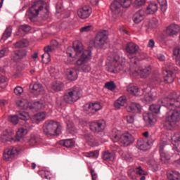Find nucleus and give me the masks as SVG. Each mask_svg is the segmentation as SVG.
<instances>
[{"label":"nucleus","mask_w":180,"mask_h":180,"mask_svg":"<svg viewBox=\"0 0 180 180\" xmlns=\"http://www.w3.org/2000/svg\"><path fill=\"white\" fill-rule=\"evenodd\" d=\"M8 120L12 123L13 124H18L19 123V118L18 117V115H10L8 117Z\"/></svg>","instance_id":"obj_51"},{"label":"nucleus","mask_w":180,"mask_h":180,"mask_svg":"<svg viewBox=\"0 0 180 180\" xmlns=\"http://www.w3.org/2000/svg\"><path fill=\"white\" fill-rule=\"evenodd\" d=\"M164 75H165V82H166V84H172V82H174V73L171 72H164Z\"/></svg>","instance_id":"obj_31"},{"label":"nucleus","mask_w":180,"mask_h":180,"mask_svg":"<svg viewBox=\"0 0 180 180\" xmlns=\"http://www.w3.org/2000/svg\"><path fill=\"white\" fill-rule=\"evenodd\" d=\"M11 36H12V27H8L6 29L4 33L3 34L1 40H4L5 41V40L11 37Z\"/></svg>","instance_id":"obj_42"},{"label":"nucleus","mask_w":180,"mask_h":180,"mask_svg":"<svg viewBox=\"0 0 180 180\" xmlns=\"http://www.w3.org/2000/svg\"><path fill=\"white\" fill-rule=\"evenodd\" d=\"M157 96H158L157 91H155V89H152L150 91V94L149 95L150 99L154 100L155 99V98H157Z\"/></svg>","instance_id":"obj_63"},{"label":"nucleus","mask_w":180,"mask_h":180,"mask_svg":"<svg viewBox=\"0 0 180 180\" xmlns=\"http://www.w3.org/2000/svg\"><path fill=\"white\" fill-rule=\"evenodd\" d=\"M173 54L176 57V62L180 65V46H176L174 49Z\"/></svg>","instance_id":"obj_41"},{"label":"nucleus","mask_w":180,"mask_h":180,"mask_svg":"<svg viewBox=\"0 0 180 180\" xmlns=\"http://www.w3.org/2000/svg\"><path fill=\"white\" fill-rule=\"evenodd\" d=\"M122 8H130L131 5V0H115L110 5V9L115 15H118L120 13V6Z\"/></svg>","instance_id":"obj_8"},{"label":"nucleus","mask_w":180,"mask_h":180,"mask_svg":"<svg viewBox=\"0 0 180 180\" xmlns=\"http://www.w3.org/2000/svg\"><path fill=\"white\" fill-rule=\"evenodd\" d=\"M150 27H157L158 26V20L157 18H153L149 24Z\"/></svg>","instance_id":"obj_59"},{"label":"nucleus","mask_w":180,"mask_h":180,"mask_svg":"<svg viewBox=\"0 0 180 180\" xmlns=\"http://www.w3.org/2000/svg\"><path fill=\"white\" fill-rule=\"evenodd\" d=\"M178 68L174 65L172 63H167L165 67V72H172L174 73V71H176Z\"/></svg>","instance_id":"obj_45"},{"label":"nucleus","mask_w":180,"mask_h":180,"mask_svg":"<svg viewBox=\"0 0 180 180\" xmlns=\"http://www.w3.org/2000/svg\"><path fill=\"white\" fill-rule=\"evenodd\" d=\"M81 98V89L79 87H73L65 92L63 101L65 103H74Z\"/></svg>","instance_id":"obj_6"},{"label":"nucleus","mask_w":180,"mask_h":180,"mask_svg":"<svg viewBox=\"0 0 180 180\" xmlns=\"http://www.w3.org/2000/svg\"><path fill=\"white\" fill-rule=\"evenodd\" d=\"M120 58V57H119V55L117 54H114L112 55V57L108 58L109 63L107 67V71H108V72L116 74L120 71H126L124 65H119V63H117V61H119Z\"/></svg>","instance_id":"obj_5"},{"label":"nucleus","mask_w":180,"mask_h":180,"mask_svg":"<svg viewBox=\"0 0 180 180\" xmlns=\"http://www.w3.org/2000/svg\"><path fill=\"white\" fill-rule=\"evenodd\" d=\"M71 47L68 48V51L66 52V54L68 57V61H70V63H72V61H74V58H72V53L70 52V51L71 50Z\"/></svg>","instance_id":"obj_60"},{"label":"nucleus","mask_w":180,"mask_h":180,"mask_svg":"<svg viewBox=\"0 0 180 180\" xmlns=\"http://www.w3.org/2000/svg\"><path fill=\"white\" fill-rule=\"evenodd\" d=\"M158 11V4L157 3H150L146 8L147 15H153Z\"/></svg>","instance_id":"obj_28"},{"label":"nucleus","mask_w":180,"mask_h":180,"mask_svg":"<svg viewBox=\"0 0 180 180\" xmlns=\"http://www.w3.org/2000/svg\"><path fill=\"white\" fill-rule=\"evenodd\" d=\"M46 6V2L43 0H37L30 7L27 11V16L32 21L34 18L40 16L42 19L49 18V8Z\"/></svg>","instance_id":"obj_2"},{"label":"nucleus","mask_w":180,"mask_h":180,"mask_svg":"<svg viewBox=\"0 0 180 180\" xmlns=\"http://www.w3.org/2000/svg\"><path fill=\"white\" fill-rule=\"evenodd\" d=\"M139 75H140L141 78H147L148 75H150L151 72V68L147 67L145 68H140L138 71H135Z\"/></svg>","instance_id":"obj_22"},{"label":"nucleus","mask_w":180,"mask_h":180,"mask_svg":"<svg viewBox=\"0 0 180 180\" xmlns=\"http://www.w3.org/2000/svg\"><path fill=\"white\" fill-rule=\"evenodd\" d=\"M105 87L110 91H113V89H116V84H115V82H108L105 84Z\"/></svg>","instance_id":"obj_52"},{"label":"nucleus","mask_w":180,"mask_h":180,"mask_svg":"<svg viewBox=\"0 0 180 180\" xmlns=\"http://www.w3.org/2000/svg\"><path fill=\"white\" fill-rule=\"evenodd\" d=\"M27 129H29V127L18 129L15 135V141H20V139L27 134Z\"/></svg>","instance_id":"obj_29"},{"label":"nucleus","mask_w":180,"mask_h":180,"mask_svg":"<svg viewBox=\"0 0 180 180\" xmlns=\"http://www.w3.org/2000/svg\"><path fill=\"white\" fill-rule=\"evenodd\" d=\"M106 40H108V31L104 30L99 32L95 38L94 40V46L97 48H101L105 45L106 43Z\"/></svg>","instance_id":"obj_9"},{"label":"nucleus","mask_w":180,"mask_h":180,"mask_svg":"<svg viewBox=\"0 0 180 180\" xmlns=\"http://www.w3.org/2000/svg\"><path fill=\"white\" fill-rule=\"evenodd\" d=\"M13 133L11 131L6 130L0 137V140L3 143H6V141H16L13 136H12Z\"/></svg>","instance_id":"obj_21"},{"label":"nucleus","mask_w":180,"mask_h":180,"mask_svg":"<svg viewBox=\"0 0 180 180\" xmlns=\"http://www.w3.org/2000/svg\"><path fill=\"white\" fill-rule=\"evenodd\" d=\"M61 144H63V146H64L65 147L70 148L71 147H73L74 141H72V139H65L62 141Z\"/></svg>","instance_id":"obj_46"},{"label":"nucleus","mask_w":180,"mask_h":180,"mask_svg":"<svg viewBox=\"0 0 180 180\" xmlns=\"http://www.w3.org/2000/svg\"><path fill=\"white\" fill-rule=\"evenodd\" d=\"M149 146L150 144H148V142L147 141H144L143 140H140L137 141V147L138 148H139V150L146 151V150H148Z\"/></svg>","instance_id":"obj_33"},{"label":"nucleus","mask_w":180,"mask_h":180,"mask_svg":"<svg viewBox=\"0 0 180 180\" xmlns=\"http://www.w3.org/2000/svg\"><path fill=\"white\" fill-rule=\"evenodd\" d=\"M73 49L77 53V54L81 53L82 52V50H84V48L82 47V43L79 41L74 42Z\"/></svg>","instance_id":"obj_38"},{"label":"nucleus","mask_w":180,"mask_h":180,"mask_svg":"<svg viewBox=\"0 0 180 180\" xmlns=\"http://www.w3.org/2000/svg\"><path fill=\"white\" fill-rule=\"evenodd\" d=\"M143 120L146 122V126H148V127H151V126L157 122L154 114L151 112L143 114Z\"/></svg>","instance_id":"obj_18"},{"label":"nucleus","mask_w":180,"mask_h":180,"mask_svg":"<svg viewBox=\"0 0 180 180\" xmlns=\"http://www.w3.org/2000/svg\"><path fill=\"white\" fill-rule=\"evenodd\" d=\"M91 56H92L91 51L86 50L77 60V65L81 67L80 68L83 72H89L91 71V65L86 63L91 60Z\"/></svg>","instance_id":"obj_7"},{"label":"nucleus","mask_w":180,"mask_h":180,"mask_svg":"<svg viewBox=\"0 0 180 180\" xmlns=\"http://www.w3.org/2000/svg\"><path fill=\"white\" fill-rule=\"evenodd\" d=\"M172 141L174 146V148L178 153H180V135L178 134H175L172 137Z\"/></svg>","instance_id":"obj_26"},{"label":"nucleus","mask_w":180,"mask_h":180,"mask_svg":"<svg viewBox=\"0 0 180 180\" xmlns=\"http://www.w3.org/2000/svg\"><path fill=\"white\" fill-rule=\"evenodd\" d=\"M51 89L55 91V92H60L64 89V84L62 82H53L51 84Z\"/></svg>","instance_id":"obj_34"},{"label":"nucleus","mask_w":180,"mask_h":180,"mask_svg":"<svg viewBox=\"0 0 180 180\" xmlns=\"http://www.w3.org/2000/svg\"><path fill=\"white\" fill-rule=\"evenodd\" d=\"M168 180H180V173L178 171L170 170L167 172Z\"/></svg>","instance_id":"obj_23"},{"label":"nucleus","mask_w":180,"mask_h":180,"mask_svg":"<svg viewBox=\"0 0 180 180\" xmlns=\"http://www.w3.org/2000/svg\"><path fill=\"white\" fill-rule=\"evenodd\" d=\"M165 146H167V142L165 141L160 142L159 144L160 160L162 161V162H163V164H165L167 161H169V160H171V155H169L168 152L164 150V148H165Z\"/></svg>","instance_id":"obj_11"},{"label":"nucleus","mask_w":180,"mask_h":180,"mask_svg":"<svg viewBox=\"0 0 180 180\" xmlns=\"http://www.w3.org/2000/svg\"><path fill=\"white\" fill-rule=\"evenodd\" d=\"M46 107V104L43 101H37L34 103V109L35 110H41V109H44Z\"/></svg>","instance_id":"obj_44"},{"label":"nucleus","mask_w":180,"mask_h":180,"mask_svg":"<svg viewBox=\"0 0 180 180\" xmlns=\"http://www.w3.org/2000/svg\"><path fill=\"white\" fill-rule=\"evenodd\" d=\"M127 122L129 124H133L134 123V116L131 115L127 116Z\"/></svg>","instance_id":"obj_62"},{"label":"nucleus","mask_w":180,"mask_h":180,"mask_svg":"<svg viewBox=\"0 0 180 180\" xmlns=\"http://www.w3.org/2000/svg\"><path fill=\"white\" fill-rule=\"evenodd\" d=\"M39 141V138L36 135H31V137L29 140L30 146H35Z\"/></svg>","instance_id":"obj_49"},{"label":"nucleus","mask_w":180,"mask_h":180,"mask_svg":"<svg viewBox=\"0 0 180 180\" xmlns=\"http://www.w3.org/2000/svg\"><path fill=\"white\" fill-rule=\"evenodd\" d=\"M44 54H50V53H53L54 51V47L51 46H48L44 48Z\"/></svg>","instance_id":"obj_61"},{"label":"nucleus","mask_w":180,"mask_h":180,"mask_svg":"<svg viewBox=\"0 0 180 180\" xmlns=\"http://www.w3.org/2000/svg\"><path fill=\"white\" fill-rule=\"evenodd\" d=\"M9 51L8 48H4L3 49L0 50V58L2 57H5V55Z\"/></svg>","instance_id":"obj_64"},{"label":"nucleus","mask_w":180,"mask_h":180,"mask_svg":"<svg viewBox=\"0 0 180 180\" xmlns=\"http://www.w3.org/2000/svg\"><path fill=\"white\" fill-rule=\"evenodd\" d=\"M127 91L129 92V94H131V95H135L136 96H140L141 94H139V87L134 84H129L127 87Z\"/></svg>","instance_id":"obj_30"},{"label":"nucleus","mask_w":180,"mask_h":180,"mask_svg":"<svg viewBox=\"0 0 180 180\" xmlns=\"http://www.w3.org/2000/svg\"><path fill=\"white\" fill-rule=\"evenodd\" d=\"M66 76L70 81H75L78 78V70L75 68H69L67 70Z\"/></svg>","instance_id":"obj_20"},{"label":"nucleus","mask_w":180,"mask_h":180,"mask_svg":"<svg viewBox=\"0 0 180 180\" xmlns=\"http://www.w3.org/2000/svg\"><path fill=\"white\" fill-rule=\"evenodd\" d=\"M16 115L20 120H27L29 119V113L25 111H18Z\"/></svg>","instance_id":"obj_40"},{"label":"nucleus","mask_w":180,"mask_h":180,"mask_svg":"<svg viewBox=\"0 0 180 180\" xmlns=\"http://www.w3.org/2000/svg\"><path fill=\"white\" fill-rule=\"evenodd\" d=\"M92 9L89 6H84L77 11V15L81 19H86L91 16Z\"/></svg>","instance_id":"obj_15"},{"label":"nucleus","mask_w":180,"mask_h":180,"mask_svg":"<svg viewBox=\"0 0 180 180\" xmlns=\"http://www.w3.org/2000/svg\"><path fill=\"white\" fill-rule=\"evenodd\" d=\"M110 137L114 143L119 141L121 146H130V144L134 142V138L131 134L125 133L122 134L117 129L112 130Z\"/></svg>","instance_id":"obj_3"},{"label":"nucleus","mask_w":180,"mask_h":180,"mask_svg":"<svg viewBox=\"0 0 180 180\" xmlns=\"http://www.w3.org/2000/svg\"><path fill=\"white\" fill-rule=\"evenodd\" d=\"M30 26L25 25H21L19 28V30H22V32H25V33H27L30 32Z\"/></svg>","instance_id":"obj_57"},{"label":"nucleus","mask_w":180,"mask_h":180,"mask_svg":"<svg viewBox=\"0 0 180 180\" xmlns=\"http://www.w3.org/2000/svg\"><path fill=\"white\" fill-rule=\"evenodd\" d=\"M134 172L135 174H136V175H139V176H141L142 175H148L147 172L143 170V168H141V166L136 167Z\"/></svg>","instance_id":"obj_48"},{"label":"nucleus","mask_w":180,"mask_h":180,"mask_svg":"<svg viewBox=\"0 0 180 180\" xmlns=\"http://www.w3.org/2000/svg\"><path fill=\"white\" fill-rule=\"evenodd\" d=\"M162 99L159 100L158 101V105H155V104H153L150 106L149 109L151 112H153V113H158L160 112V109H161V105L164 106V105H162V103H160V101H161Z\"/></svg>","instance_id":"obj_39"},{"label":"nucleus","mask_w":180,"mask_h":180,"mask_svg":"<svg viewBox=\"0 0 180 180\" xmlns=\"http://www.w3.org/2000/svg\"><path fill=\"white\" fill-rule=\"evenodd\" d=\"M91 30H92L91 25H87L80 28L81 33H88V32H91Z\"/></svg>","instance_id":"obj_54"},{"label":"nucleus","mask_w":180,"mask_h":180,"mask_svg":"<svg viewBox=\"0 0 180 180\" xmlns=\"http://www.w3.org/2000/svg\"><path fill=\"white\" fill-rule=\"evenodd\" d=\"M179 97V92H174L172 94V96L159 101V103H162L169 109L165 120V126L167 130H172L180 122V101L178 100Z\"/></svg>","instance_id":"obj_1"},{"label":"nucleus","mask_w":180,"mask_h":180,"mask_svg":"<svg viewBox=\"0 0 180 180\" xmlns=\"http://www.w3.org/2000/svg\"><path fill=\"white\" fill-rule=\"evenodd\" d=\"M139 49L140 48L139 47V46L132 42L128 43L125 46V50L127 53L128 54L127 56L129 58H131L130 56H134L137 54V53H139Z\"/></svg>","instance_id":"obj_14"},{"label":"nucleus","mask_w":180,"mask_h":180,"mask_svg":"<svg viewBox=\"0 0 180 180\" xmlns=\"http://www.w3.org/2000/svg\"><path fill=\"white\" fill-rule=\"evenodd\" d=\"M144 19L143 16V11H139L136 12L134 15V23H140Z\"/></svg>","instance_id":"obj_37"},{"label":"nucleus","mask_w":180,"mask_h":180,"mask_svg":"<svg viewBox=\"0 0 180 180\" xmlns=\"http://www.w3.org/2000/svg\"><path fill=\"white\" fill-rule=\"evenodd\" d=\"M127 112H129V113H141V110H143V107H141V105H140L139 103H131L127 105Z\"/></svg>","instance_id":"obj_16"},{"label":"nucleus","mask_w":180,"mask_h":180,"mask_svg":"<svg viewBox=\"0 0 180 180\" xmlns=\"http://www.w3.org/2000/svg\"><path fill=\"white\" fill-rule=\"evenodd\" d=\"M18 154H19V150H18V148H12L5 150L4 157L6 161H9V160L15 158V156Z\"/></svg>","instance_id":"obj_17"},{"label":"nucleus","mask_w":180,"mask_h":180,"mask_svg":"<svg viewBox=\"0 0 180 180\" xmlns=\"http://www.w3.org/2000/svg\"><path fill=\"white\" fill-rule=\"evenodd\" d=\"M102 158L104 161H113L115 160V153L109 150H105L102 153Z\"/></svg>","instance_id":"obj_24"},{"label":"nucleus","mask_w":180,"mask_h":180,"mask_svg":"<svg viewBox=\"0 0 180 180\" xmlns=\"http://www.w3.org/2000/svg\"><path fill=\"white\" fill-rule=\"evenodd\" d=\"M6 81H8V79L4 76L0 77V88H6Z\"/></svg>","instance_id":"obj_53"},{"label":"nucleus","mask_w":180,"mask_h":180,"mask_svg":"<svg viewBox=\"0 0 180 180\" xmlns=\"http://www.w3.org/2000/svg\"><path fill=\"white\" fill-rule=\"evenodd\" d=\"M16 103L20 109H32L30 103L25 98L18 100Z\"/></svg>","instance_id":"obj_27"},{"label":"nucleus","mask_w":180,"mask_h":180,"mask_svg":"<svg viewBox=\"0 0 180 180\" xmlns=\"http://www.w3.org/2000/svg\"><path fill=\"white\" fill-rule=\"evenodd\" d=\"M27 56V51L26 49H18L13 51L12 60L16 63L20 61V60H23V58H26Z\"/></svg>","instance_id":"obj_13"},{"label":"nucleus","mask_w":180,"mask_h":180,"mask_svg":"<svg viewBox=\"0 0 180 180\" xmlns=\"http://www.w3.org/2000/svg\"><path fill=\"white\" fill-rule=\"evenodd\" d=\"M14 94L17 96L22 95L23 94V88L22 86H17L14 89Z\"/></svg>","instance_id":"obj_58"},{"label":"nucleus","mask_w":180,"mask_h":180,"mask_svg":"<svg viewBox=\"0 0 180 180\" xmlns=\"http://www.w3.org/2000/svg\"><path fill=\"white\" fill-rule=\"evenodd\" d=\"M44 64H49L51 61L50 53H44L41 56Z\"/></svg>","instance_id":"obj_47"},{"label":"nucleus","mask_w":180,"mask_h":180,"mask_svg":"<svg viewBox=\"0 0 180 180\" xmlns=\"http://www.w3.org/2000/svg\"><path fill=\"white\" fill-rule=\"evenodd\" d=\"M126 102H127L126 97L121 96L114 103V106L117 109H120V108H122V106H124V104L126 103Z\"/></svg>","instance_id":"obj_32"},{"label":"nucleus","mask_w":180,"mask_h":180,"mask_svg":"<svg viewBox=\"0 0 180 180\" xmlns=\"http://www.w3.org/2000/svg\"><path fill=\"white\" fill-rule=\"evenodd\" d=\"M32 89L34 94H37L38 95H43L44 94V87L40 83L34 84Z\"/></svg>","instance_id":"obj_25"},{"label":"nucleus","mask_w":180,"mask_h":180,"mask_svg":"<svg viewBox=\"0 0 180 180\" xmlns=\"http://www.w3.org/2000/svg\"><path fill=\"white\" fill-rule=\"evenodd\" d=\"M60 124L54 120H47L43 127V131L46 136L51 137L60 134Z\"/></svg>","instance_id":"obj_4"},{"label":"nucleus","mask_w":180,"mask_h":180,"mask_svg":"<svg viewBox=\"0 0 180 180\" xmlns=\"http://www.w3.org/2000/svg\"><path fill=\"white\" fill-rule=\"evenodd\" d=\"M180 30V27L176 24H172L166 29V33L168 36H176Z\"/></svg>","instance_id":"obj_19"},{"label":"nucleus","mask_w":180,"mask_h":180,"mask_svg":"<svg viewBox=\"0 0 180 180\" xmlns=\"http://www.w3.org/2000/svg\"><path fill=\"white\" fill-rule=\"evenodd\" d=\"M122 157L125 160V161H128L129 162H131L133 161V157H131L129 153H124L122 154Z\"/></svg>","instance_id":"obj_56"},{"label":"nucleus","mask_w":180,"mask_h":180,"mask_svg":"<svg viewBox=\"0 0 180 180\" xmlns=\"http://www.w3.org/2000/svg\"><path fill=\"white\" fill-rule=\"evenodd\" d=\"M105 122L103 120L93 122L90 124V129L94 133H100V131H103L105 129Z\"/></svg>","instance_id":"obj_12"},{"label":"nucleus","mask_w":180,"mask_h":180,"mask_svg":"<svg viewBox=\"0 0 180 180\" xmlns=\"http://www.w3.org/2000/svg\"><path fill=\"white\" fill-rule=\"evenodd\" d=\"M146 4V0H136L134 2L135 8H140V6H143Z\"/></svg>","instance_id":"obj_55"},{"label":"nucleus","mask_w":180,"mask_h":180,"mask_svg":"<svg viewBox=\"0 0 180 180\" xmlns=\"http://www.w3.org/2000/svg\"><path fill=\"white\" fill-rule=\"evenodd\" d=\"M102 109V105H101V103L96 102V103H86L84 105V110L87 113V115H94L96 113L98 110H101Z\"/></svg>","instance_id":"obj_10"},{"label":"nucleus","mask_w":180,"mask_h":180,"mask_svg":"<svg viewBox=\"0 0 180 180\" xmlns=\"http://www.w3.org/2000/svg\"><path fill=\"white\" fill-rule=\"evenodd\" d=\"M158 4L160 6L162 12L167 11V0H158Z\"/></svg>","instance_id":"obj_50"},{"label":"nucleus","mask_w":180,"mask_h":180,"mask_svg":"<svg viewBox=\"0 0 180 180\" xmlns=\"http://www.w3.org/2000/svg\"><path fill=\"white\" fill-rule=\"evenodd\" d=\"M46 112H38L34 116V120H35L37 123H39V122H43V120H46Z\"/></svg>","instance_id":"obj_35"},{"label":"nucleus","mask_w":180,"mask_h":180,"mask_svg":"<svg viewBox=\"0 0 180 180\" xmlns=\"http://www.w3.org/2000/svg\"><path fill=\"white\" fill-rule=\"evenodd\" d=\"M77 129H75V127L74 126V123L72 122H68L67 123V132L70 134H74V133H76Z\"/></svg>","instance_id":"obj_43"},{"label":"nucleus","mask_w":180,"mask_h":180,"mask_svg":"<svg viewBox=\"0 0 180 180\" xmlns=\"http://www.w3.org/2000/svg\"><path fill=\"white\" fill-rule=\"evenodd\" d=\"M13 46L15 49H23L25 47H27L29 46V41L26 39H22L21 41H19L15 44H13Z\"/></svg>","instance_id":"obj_36"}]
</instances>
